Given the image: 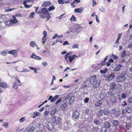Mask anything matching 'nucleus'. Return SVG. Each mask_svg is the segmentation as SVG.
Listing matches in <instances>:
<instances>
[{
	"label": "nucleus",
	"instance_id": "1",
	"mask_svg": "<svg viewBox=\"0 0 132 132\" xmlns=\"http://www.w3.org/2000/svg\"><path fill=\"white\" fill-rule=\"evenodd\" d=\"M96 76H94L92 77L90 80V83L94 88L97 87L100 83V80L96 79Z\"/></svg>",
	"mask_w": 132,
	"mask_h": 132
},
{
	"label": "nucleus",
	"instance_id": "2",
	"mask_svg": "<svg viewBox=\"0 0 132 132\" xmlns=\"http://www.w3.org/2000/svg\"><path fill=\"white\" fill-rule=\"evenodd\" d=\"M81 27L79 25H77L75 26L73 28H72L71 31L73 32H80L81 30Z\"/></svg>",
	"mask_w": 132,
	"mask_h": 132
},
{
	"label": "nucleus",
	"instance_id": "3",
	"mask_svg": "<svg viewBox=\"0 0 132 132\" xmlns=\"http://www.w3.org/2000/svg\"><path fill=\"white\" fill-rule=\"evenodd\" d=\"M126 79L125 75L121 74L117 77L116 80L118 82H122L123 81Z\"/></svg>",
	"mask_w": 132,
	"mask_h": 132
},
{
	"label": "nucleus",
	"instance_id": "4",
	"mask_svg": "<svg viewBox=\"0 0 132 132\" xmlns=\"http://www.w3.org/2000/svg\"><path fill=\"white\" fill-rule=\"evenodd\" d=\"M115 77V74L113 73H111L106 77L105 80L106 81H109L112 80Z\"/></svg>",
	"mask_w": 132,
	"mask_h": 132
},
{
	"label": "nucleus",
	"instance_id": "5",
	"mask_svg": "<svg viewBox=\"0 0 132 132\" xmlns=\"http://www.w3.org/2000/svg\"><path fill=\"white\" fill-rule=\"evenodd\" d=\"M19 50H12L9 51L8 53L9 54L13 55L14 57H16L17 55V53L19 51Z\"/></svg>",
	"mask_w": 132,
	"mask_h": 132
},
{
	"label": "nucleus",
	"instance_id": "6",
	"mask_svg": "<svg viewBox=\"0 0 132 132\" xmlns=\"http://www.w3.org/2000/svg\"><path fill=\"white\" fill-rule=\"evenodd\" d=\"M31 0H26L23 2V3L25 7L27 8H29L31 7V5H28L27 3L31 2Z\"/></svg>",
	"mask_w": 132,
	"mask_h": 132
},
{
	"label": "nucleus",
	"instance_id": "7",
	"mask_svg": "<svg viewBox=\"0 0 132 132\" xmlns=\"http://www.w3.org/2000/svg\"><path fill=\"white\" fill-rule=\"evenodd\" d=\"M12 17L13 19H11L10 21L11 23L12 24V26H13L14 24L17 23L18 21V20L16 19L14 16H13Z\"/></svg>",
	"mask_w": 132,
	"mask_h": 132
},
{
	"label": "nucleus",
	"instance_id": "8",
	"mask_svg": "<svg viewBox=\"0 0 132 132\" xmlns=\"http://www.w3.org/2000/svg\"><path fill=\"white\" fill-rule=\"evenodd\" d=\"M84 8L81 7L75 9L74 10V12L75 13H81L84 10Z\"/></svg>",
	"mask_w": 132,
	"mask_h": 132
},
{
	"label": "nucleus",
	"instance_id": "9",
	"mask_svg": "<svg viewBox=\"0 0 132 132\" xmlns=\"http://www.w3.org/2000/svg\"><path fill=\"white\" fill-rule=\"evenodd\" d=\"M79 113L77 111L74 112L73 115V118L74 119H76L79 117Z\"/></svg>",
	"mask_w": 132,
	"mask_h": 132
},
{
	"label": "nucleus",
	"instance_id": "10",
	"mask_svg": "<svg viewBox=\"0 0 132 132\" xmlns=\"http://www.w3.org/2000/svg\"><path fill=\"white\" fill-rule=\"evenodd\" d=\"M31 57L32 58H34L37 60H40L41 59V57L36 55L34 53H32Z\"/></svg>",
	"mask_w": 132,
	"mask_h": 132
},
{
	"label": "nucleus",
	"instance_id": "11",
	"mask_svg": "<svg viewBox=\"0 0 132 132\" xmlns=\"http://www.w3.org/2000/svg\"><path fill=\"white\" fill-rule=\"evenodd\" d=\"M110 100L113 103H115L117 101V98L116 96H115L114 95H113L111 96Z\"/></svg>",
	"mask_w": 132,
	"mask_h": 132
},
{
	"label": "nucleus",
	"instance_id": "12",
	"mask_svg": "<svg viewBox=\"0 0 132 132\" xmlns=\"http://www.w3.org/2000/svg\"><path fill=\"white\" fill-rule=\"evenodd\" d=\"M51 4L50 2L46 1L44 2L42 5L43 7H46L50 5Z\"/></svg>",
	"mask_w": 132,
	"mask_h": 132
},
{
	"label": "nucleus",
	"instance_id": "13",
	"mask_svg": "<svg viewBox=\"0 0 132 132\" xmlns=\"http://www.w3.org/2000/svg\"><path fill=\"white\" fill-rule=\"evenodd\" d=\"M102 103L103 102L102 100H99L96 102L95 105L97 107L100 106L102 104Z\"/></svg>",
	"mask_w": 132,
	"mask_h": 132
},
{
	"label": "nucleus",
	"instance_id": "14",
	"mask_svg": "<svg viewBox=\"0 0 132 132\" xmlns=\"http://www.w3.org/2000/svg\"><path fill=\"white\" fill-rule=\"evenodd\" d=\"M104 125L106 128H109L110 127V123L108 121L105 122L104 123Z\"/></svg>",
	"mask_w": 132,
	"mask_h": 132
},
{
	"label": "nucleus",
	"instance_id": "15",
	"mask_svg": "<svg viewBox=\"0 0 132 132\" xmlns=\"http://www.w3.org/2000/svg\"><path fill=\"white\" fill-rule=\"evenodd\" d=\"M5 18V15L0 14V22H3Z\"/></svg>",
	"mask_w": 132,
	"mask_h": 132
},
{
	"label": "nucleus",
	"instance_id": "16",
	"mask_svg": "<svg viewBox=\"0 0 132 132\" xmlns=\"http://www.w3.org/2000/svg\"><path fill=\"white\" fill-rule=\"evenodd\" d=\"M59 97V95H56L53 97H52L51 100V102H54Z\"/></svg>",
	"mask_w": 132,
	"mask_h": 132
},
{
	"label": "nucleus",
	"instance_id": "17",
	"mask_svg": "<svg viewBox=\"0 0 132 132\" xmlns=\"http://www.w3.org/2000/svg\"><path fill=\"white\" fill-rule=\"evenodd\" d=\"M8 50H5L2 51L1 52V55L3 56H6L7 54L8 53Z\"/></svg>",
	"mask_w": 132,
	"mask_h": 132
},
{
	"label": "nucleus",
	"instance_id": "18",
	"mask_svg": "<svg viewBox=\"0 0 132 132\" xmlns=\"http://www.w3.org/2000/svg\"><path fill=\"white\" fill-rule=\"evenodd\" d=\"M112 124L114 126H117L119 122L117 120H112L111 121Z\"/></svg>",
	"mask_w": 132,
	"mask_h": 132
},
{
	"label": "nucleus",
	"instance_id": "19",
	"mask_svg": "<svg viewBox=\"0 0 132 132\" xmlns=\"http://www.w3.org/2000/svg\"><path fill=\"white\" fill-rule=\"evenodd\" d=\"M46 127L49 130H50L53 128V124L51 123H49L47 125Z\"/></svg>",
	"mask_w": 132,
	"mask_h": 132
},
{
	"label": "nucleus",
	"instance_id": "20",
	"mask_svg": "<svg viewBox=\"0 0 132 132\" xmlns=\"http://www.w3.org/2000/svg\"><path fill=\"white\" fill-rule=\"evenodd\" d=\"M132 109L131 106H128L126 108L125 110L128 113H130Z\"/></svg>",
	"mask_w": 132,
	"mask_h": 132
},
{
	"label": "nucleus",
	"instance_id": "21",
	"mask_svg": "<svg viewBox=\"0 0 132 132\" xmlns=\"http://www.w3.org/2000/svg\"><path fill=\"white\" fill-rule=\"evenodd\" d=\"M75 57H77V56L76 55H73L72 56L69 55V61L70 62H71L72 60L75 59Z\"/></svg>",
	"mask_w": 132,
	"mask_h": 132
},
{
	"label": "nucleus",
	"instance_id": "22",
	"mask_svg": "<svg viewBox=\"0 0 132 132\" xmlns=\"http://www.w3.org/2000/svg\"><path fill=\"white\" fill-rule=\"evenodd\" d=\"M0 87H2L6 88L7 87V84L3 82L0 83Z\"/></svg>",
	"mask_w": 132,
	"mask_h": 132
},
{
	"label": "nucleus",
	"instance_id": "23",
	"mask_svg": "<svg viewBox=\"0 0 132 132\" xmlns=\"http://www.w3.org/2000/svg\"><path fill=\"white\" fill-rule=\"evenodd\" d=\"M102 110L103 111V113L105 115H107L109 113V110L108 109H105Z\"/></svg>",
	"mask_w": 132,
	"mask_h": 132
},
{
	"label": "nucleus",
	"instance_id": "24",
	"mask_svg": "<svg viewBox=\"0 0 132 132\" xmlns=\"http://www.w3.org/2000/svg\"><path fill=\"white\" fill-rule=\"evenodd\" d=\"M121 67V66L120 64H118L115 68L114 71H119Z\"/></svg>",
	"mask_w": 132,
	"mask_h": 132
},
{
	"label": "nucleus",
	"instance_id": "25",
	"mask_svg": "<svg viewBox=\"0 0 132 132\" xmlns=\"http://www.w3.org/2000/svg\"><path fill=\"white\" fill-rule=\"evenodd\" d=\"M41 12L43 13L46 14L48 13L47 9L46 8H42L41 9Z\"/></svg>",
	"mask_w": 132,
	"mask_h": 132
},
{
	"label": "nucleus",
	"instance_id": "26",
	"mask_svg": "<svg viewBox=\"0 0 132 132\" xmlns=\"http://www.w3.org/2000/svg\"><path fill=\"white\" fill-rule=\"evenodd\" d=\"M116 86V84L115 82H112L110 85V88L112 90L115 89Z\"/></svg>",
	"mask_w": 132,
	"mask_h": 132
},
{
	"label": "nucleus",
	"instance_id": "27",
	"mask_svg": "<svg viewBox=\"0 0 132 132\" xmlns=\"http://www.w3.org/2000/svg\"><path fill=\"white\" fill-rule=\"evenodd\" d=\"M61 119L59 117H57L56 119V124H59L61 122Z\"/></svg>",
	"mask_w": 132,
	"mask_h": 132
},
{
	"label": "nucleus",
	"instance_id": "28",
	"mask_svg": "<svg viewBox=\"0 0 132 132\" xmlns=\"http://www.w3.org/2000/svg\"><path fill=\"white\" fill-rule=\"evenodd\" d=\"M5 24L6 26H12V23H11L10 21H6L5 22Z\"/></svg>",
	"mask_w": 132,
	"mask_h": 132
},
{
	"label": "nucleus",
	"instance_id": "29",
	"mask_svg": "<svg viewBox=\"0 0 132 132\" xmlns=\"http://www.w3.org/2000/svg\"><path fill=\"white\" fill-rule=\"evenodd\" d=\"M36 43L34 41H31L30 42V46L34 47L36 45Z\"/></svg>",
	"mask_w": 132,
	"mask_h": 132
},
{
	"label": "nucleus",
	"instance_id": "30",
	"mask_svg": "<svg viewBox=\"0 0 132 132\" xmlns=\"http://www.w3.org/2000/svg\"><path fill=\"white\" fill-rule=\"evenodd\" d=\"M35 128L33 126H31L28 130V132H33Z\"/></svg>",
	"mask_w": 132,
	"mask_h": 132
},
{
	"label": "nucleus",
	"instance_id": "31",
	"mask_svg": "<svg viewBox=\"0 0 132 132\" xmlns=\"http://www.w3.org/2000/svg\"><path fill=\"white\" fill-rule=\"evenodd\" d=\"M72 47L73 49H78L79 48V45L77 44H75L72 45Z\"/></svg>",
	"mask_w": 132,
	"mask_h": 132
},
{
	"label": "nucleus",
	"instance_id": "32",
	"mask_svg": "<svg viewBox=\"0 0 132 132\" xmlns=\"http://www.w3.org/2000/svg\"><path fill=\"white\" fill-rule=\"evenodd\" d=\"M121 35H120L119 34L117 38V40L116 41V42L115 43L116 44H117L118 45L119 44V40L121 38Z\"/></svg>",
	"mask_w": 132,
	"mask_h": 132
},
{
	"label": "nucleus",
	"instance_id": "33",
	"mask_svg": "<svg viewBox=\"0 0 132 132\" xmlns=\"http://www.w3.org/2000/svg\"><path fill=\"white\" fill-rule=\"evenodd\" d=\"M66 107V104L64 103L62 104L60 106V108L61 109H64Z\"/></svg>",
	"mask_w": 132,
	"mask_h": 132
},
{
	"label": "nucleus",
	"instance_id": "34",
	"mask_svg": "<svg viewBox=\"0 0 132 132\" xmlns=\"http://www.w3.org/2000/svg\"><path fill=\"white\" fill-rule=\"evenodd\" d=\"M16 84V81H15L14 82V84L12 86L13 88H14L15 89H17L18 87V85H17Z\"/></svg>",
	"mask_w": 132,
	"mask_h": 132
},
{
	"label": "nucleus",
	"instance_id": "35",
	"mask_svg": "<svg viewBox=\"0 0 132 132\" xmlns=\"http://www.w3.org/2000/svg\"><path fill=\"white\" fill-rule=\"evenodd\" d=\"M94 122L95 124L97 125H100L101 124L100 122L97 119L95 120L94 121Z\"/></svg>",
	"mask_w": 132,
	"mask_h": 132
},
{
	"label": "nucleus",
	"instance_id": "36",
	"mask_svg": "<svg viewBox=\"0 0 132 132\" xmlns=\"http://www.w3.org/2000/svg\"><path fill=\"white\" fill-rule=\"evenodd\" d=\"M75 97L74 95H72L71 96L69 99L70 102H72L75 99Z\"/></svg>",
	"mask_w": 132,
	"mask_h": 132
},
{
	"label": "nucleus",
	"instance_id": "37",
	"mask_svg": "<svg viewBox=\"0 0 132 132\" xmlns=\"http://www.w3.org/2000/svg\"><path fill=\"white\" fill-rule=\"evenodd\" d=\"M38 128L40 129H42L44 128V125L41 123H39L38 124Z\"/></svg>",
	"mask_w": 132,
	"mask_h": 132
},
{
	"label": "nucleus",
	"instance_id": "38",
	"mask_svg": "<svg viewBox=\"0 0 132 132\" xmlns=\"http://www.w3.org/2000/svg\"><path fill=\"white\" fill-rule=\"evenodd\" d=\"M108 70L107 68L105 69L104 70H101L100 71V72L102 74H103L106 72Z\"/></svg>",
	"mask_w": 132,
	"mask_h": 132
},
{
	"label": "nucleus",
	"instance_id": "39",
	"mask_svg": "<svg viewBox=\"0 0 132 132\" xmlns=\"http://www.w3.org/2000/svg\"><path fill=\"white\" fill-rule=\"evenodd\" d=\"M56 112V109H54L52 110L51 112V114L53 116L54 115Z\"/></svg>",
	"mask_w": 132,
	"mask_h": 132
},
{
	"label": "nucleus",
	"instance_id": "40",
	"mask_svg": "<svg viewBox=\"0 0 132 132\" xmlns=\"http://www.w3.org/2000/svg\"><path fill=\"white\" fill-rule=\"evenodd\" d=\"M131 123H127L126 125V127L127 129H129L131 127Z\"/></svg>",
	"mask_w": 132,
	"mask_h": 132
},
{
	"label": "nucleus",
	"instance_id": "41",
	"mask_svg": "<svg viewBox=\"0 0 132 132\" xmlns=\"http://www.w3.org/2000/svg\"><path fill=\"white\" fill-rule=\"evenodd\" d=\"M70 21H76V18L73 15H72V17L70 18Z\"/></svg>",
	"mask_w": 132,
	"mask_h": 132
},
{
	"label": "nucleus",
	"instance_id": "42",
	"mask_svg": "<svg viewBox=\"0 0 132 132\" xmlns=\"http://www.w3.org/2000/svg\"><path fill=\"white\" fill-rule=\"evenodd\" d=\"M126 54V52L125 51H123L121 53V56L122 57H124Z\"/></svg>",
	"mask_w": 132,
	"mask_h": 132
},
{
	"label": "nucleus",
	"instance_id": "43",
	"mask_svg": "<svg viewBox=\"0 0 132 132\" xmlns=\"http://www.w3.org/2000/svg\"><path fill=\"white\" fill-rule=\"evenodd\" d=\"M15 80V81H16V84H18L17 82H18L19 84L18 85V86H20L22 84H21V82L18 79L16 78Z\"/></svg>",
	"mask_w": 132,
	"mask_h": 132
},
{
	"label": "nucleus",
	"instance_id": "44",
	"mask_svg": "<svg viewBox=\"0 0 132 132\" xmlns=\"http://www.w3.org/2000/svg\"><path fill=\"white\" fill-rule=\"evenodd\" d=\"M14 9V8L10 9L9 8H6L5 9V11L6 12H9L11 11Z\"/></svg>",
	"mask_w": 132,
	"mask_h": 132
},
{
	"label": "nucleus",
	"instance_id": "45",
	"mask_svg": "<svg viewBox=\"0 0 132 132\" xmlns=\"http://www.w3.org/2000/svg\"><path fill=\"white\" fill-rule=\"evenodd\" d=\"M58 2L60 4H63L65 3V2L64 0H58Z\"/></svg>",
	"mask_w": 132,
	"mask_h": 132
},
{
	"label": "nucleus",
	"instance_id": "46",
	"mask_svg": "<svg viewBox=\"0 0 132 132\" xmlns=\"http://www.w3.org/2000/svg\"><path fill=\"white\" fill-rule=\"evenodd\" d=\"M70 54V53H68L66 55H65L64 56V58L65 60H67V61H68V58H69V55Z\"/></svg>",
	"mask_w": 132,
	"mask_h": 132
},
{
	"label": "nucleus",
	"instance_id": "47",
	"mask_svg": "<svg viewBox=\"0 0 132 132\" xmlns=\"http://www.w3.org/2000/svg\"><path fill=\"white\" fill-rule=\"evenodd\" d=\"M46 40V37H43L42 39V43L43 44H44L45 43Z\"/></svg>",
	"mask_w": 132,
	"mask_h": 132
},
{
	"label": "nucleus",
	"instance_id": "48",
	"mask_svg": "<svg viewBox=\"0 0 132 132\" xmlns=\"http://www.w3.org/2000/svg\"><path fill=\"white\" fill-rule=\"evenodd\" d=\"M55 9V8L54 6H52L48 8V10L49 11H50L54 10Z\"/></svg>",
	"mask_w": 132,
	"mask_h": 132
},
{
	"label": "nucleus",
	"instance_id": "49",
	"mask_svg": "<svg viewBox=\"0 0 132 132\" xmlns=\"http://www.w3.org/2000/svg\"><path fill=\"white\" fill-rule=\"evenodd\" d=\"M127 119L129 121H130L129 122L130 123L131 122V117L130 116H128L127 117Z\"/></svg>",
	"mask_w": 132,
	"mask_h": 132
},
{
	"label": "nucleus",
	"instance_id": "50",
	"mask_svg": "<svg viewBox=\"0 0 132 132\" xmlns=\"http://www.w3.org/2000/svg\"><path fill=\"white\" fill-rule=\"evenodd\" d=\"M46 21H48L51 18V16L49 15H46Z\"/></svg>",
	"mask_w": 132,
	"mask_h": 132
},
{
	"label": "nucleus",
	"instance_id": "51",
	"mask_svg": "<svg viewBox=\"0 0 132 132\" xmlns=\"http://www.w3.org/2000/svg\"><path fill=\"white\" fill-rule=\"evenodd\" d=\"M52 122H56V117L55 116H53L52 118Z\"/></svg>",
	"mask_w": 132,
	"mask_h": 132
},
{
	"label": "nucleus",
	"instance_id": "52",
	"mask_svg": "<svg viewBox=\"0 0 132 132\" xmlns=\"http://www.w3.org/2000/svg\"><path fill=\"white\" fill-rule=\"evenodd\" d=\"M4 124L2 125L3 126H4L6 128H7L8 127V123H3Z\"/></svg>",
	"mask_w": 132,
	"mask_h": 132
},
{
	"label": "nucleus",
	"instance_id": "53",
	"mask_svg": "<svg viewBox=\"0 0 132 132\" xmlns=\"http://www.w3.org/2000/svg\"><path fill=\"white\" fill-rule=\"evenodd\" d=\"M108 93L109 95H110L111 96L113 95H114V94L113 93V92L112 91H110L108 92Z\"/></svg>",
	"mask_w": 132,
	"mask_h": 132
},
{
	"label": "nucleus",
	"instance_id": "54",
	"mask_svg": "<svg viewBox=\"0 0 132 132\" xmlns=\"http://www.w3.org/2000/svg\"><path fill=\"white\" fill-rule=\"evenodd\" d=\"M34 114L36 116H40L41 114L39 112H35L34 113Z\"/></svg>",
	"mask_w": 132,
	"mask_h": 132
},
{
	"label": "nucleus",
	"instance_id": "55",
	"mask_svg": "<svg viewBox=\"0 0 132 132\" xmlns=\"http://www.w3.org/2000/svg\"><path fill=\"white\" fill-rule=\"evenodd\" d=\"M121 95L123 98H126L127 97L126 94L123 93H122Z\"/></svg>",
	"mask_w": 132,
	"mask_h": 132
},
{
	"label": "nucleus",
	"instance_id": "56",
	"mask_svg": "<svg viewBox=\"0 0 132 132\" xmlns=\"http://www.w3.org/2000/svg\"><path fill=\"white\" fill-rule=\"evenodd\" d=\"M90 109H87L86 110L85 113L87 114H89L90 112Z\"/></svg>",
	"mask_w": 132,
	"mask_h": 132
},
{
	"label": "nucleus",
	"instance_id": "57",
	"mask_svg": "<svg viewBox=\"0 0 132 132\" xmlns=\"http://www.w3.org/2000/svg\"><path fill=\"white\" fill-rule=\"evenodd\" d=\"M25 120V118L23 117L19 120V122H22L24 121Z\"/></svg>",
	"mask_w": 132,
	"mask_h": 132
},
{
	"label": "nucleus",
	"instance_id": "58",
	"mask_svg": "<svg viewBox=\"0 0 132 132\" xmlns=\"http://www.w3.org/2000/svg\"><path fill=\"white\" fill-rule=\"evenodd\" d=\"M98 113L99 115L101 116H102L103 115V112L102 110H100L98 112Z\"/></svg>",
	"mask_w": 132,
	"mask_h": 132
},
{
	"label": "nucleus",
	"instance_id": "59",
	"mask_svg": "<svg viewBox=\"0 0 132 132\" xmlns=\"http://www.w3.org/2000/svg\"><path fill=\"white\" fill-rule=\"evenodd\" d=\"M61 98H59L55 102L56 104H57L58 103H59L61 101Z\"/></svg>",
	"mask_w": 132,
	"mask_h": 132
},
{
	"label": "nucleus",
	"instance_id": "60",
	"mask_svg": "<svg viewBox=\"0 0 132 132\" xmlns=\"http://www.w3.org/2000/svg\"><path fill=\"white\" fill-rule=\"evenodd\" d=\"M43 34L44 35L43 37H46L47 35V32L45 30L43 31Z\"/></svg>",
	"mask_w": 132,
	"mask_h": 132
},
{
	"label": "nucleus",
	"instance_id": "61",
	"mask_svg": "<svg viewBox=\"0 0 132 132\" xmlns=\"http://www.w3.org/2000/svg\"><path fill=\"white\" fill-rule=\"evenodd\" d=\"M89 99L88 98L86 97L84 100V101L86 103H87L88 102Z\"/></svg>",
	"mask_w": 132,
	"mask_h": 132
},
{
	"label": "nucleus",
	"instance_id": "62",
	"mask_svg": "<svg viewBox=\"0 0 132 132\" xmlns=\"http://www.w3.org/2000/svg\"><path fill=\"white\" fill-rule=\"evenodd\" d=\"M35 12L36 14H38L40 12H39L38 11L37 12L38 9V7H35Z\"/></svg>",
	"mask_w": 132,
	"mask_h": 132
},
{
	"label": "nucleus",
	"instance_id": "63",
	"mask_svg": "<svg viewBox=\"0 0 132 132\" xmlns=\"http://www.w3.org/2000/svg\"><path fill=\"white\" fill-rule=\"evenodd\" d=\"M128 47L130 48L132 47V42L131 43L129 44L128 46Z\"/></svg>",
	"mask_w": 132,
	"mask_h": 132
},
{
	"label": "nucleus",
	"instance_id": "64",
	"mask_svg": "<svg viewBox=\"0 0 132 132\" xmlns=\"http://www.w3.org/2000/svg\"><path fill=\"white\" fill-rule=\"evenodd\" d=\"M128 101L129 103H132V97L128 99Z\"/></svg>",
	"mask_w": 132,
	"mask_h": 132
}]
</instances>
